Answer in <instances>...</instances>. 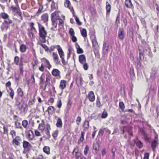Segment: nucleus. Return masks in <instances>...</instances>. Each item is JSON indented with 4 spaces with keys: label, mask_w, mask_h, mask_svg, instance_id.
I'll use <instances>...</instances> for the list:
<instances>
[{
    "label": "nucleus",
    "mask_w": 159,
    "mask_h": 159,
    "mask_svg": "<svg viewBox=\"0 0 159 159\" xmlns=\"http://www.w3.org/2000/svg\"><path fill=\"white\" fill-rule=\"evenodd\" d=\"M39 28L40 40L41 42L45 43L46 42L45 38L47 37V32L44 28L40 24H39Z\"/></svg>",
    "instance_id": "1"
},
{
    "label": "nucleus",
    "mask_w": 159,
    "mask_h": 159,
    "mask_svg": "<svg viewBox=\"0 0 159 159\" xmlns=\"http://www.w3.org/2000/svg\"><path fill=\"white\" fill-rule=\"evenodd\" d=\"M11 9L12 11V13L14 15H16L18 16V17L22 19V16L21 15V12L20 11L18 6H16V7L12 6L11 7Z\"/></svg>",
    "instance_id": "2"
},
{
    "label": "nucleus",
    "mask_w": 159,
    "mask_h": 159,
    "mask_svg": "<svg viewBox=\"0 0 159 159\" xmlns=\"http://www.w3.org/2000/svg\"><path fill=\"white\" fill-rule=\"evenodd\" d=\"M23 146L25 150L29 151L32 148L31 144L28 142L24 141L23 143Z\"/></svg>",
    "instance_id": "3"
},
{
    "label": "nucleus",
    "mask_w": 159,
    "mask_h": 159,
    "mask_svg": "<svg viewBox=\"0 0 159 159\" xmlns=\"http://www.w3.org/2000/svg\"><path fill=\"white\" fill-rule=\"evenodd\" d=\"M21 139L19 136H17L13 139L12 143L17 146H20Z\"/></svg>",
    "instance_id": "4"
},
{
    "label": "nucleus",
    "mask_w": 159,
    "mask_h": 159,
    "mask_svg": "<svg viewBox=\"0 0 159 159\" xmlns=\"http://www.w3.org/2000/svg\"><path fill=\"white\" fill-rule=\"evenodd\" d=\"M53 59L55 65H58L60 63V61H59L58 57L57 54L53 52L52 53Z\"/></svg>",
    "instance_id": "5"
},
{
    "label": "nucleus",
    "mask_w": 159,
    "mask_h": 159,
    "mask_svg": "<svg viewBox=\"0 0 159 159\" xmlns=\"http://www.w3.org/2000/svg\"><path fill=\"white\" fill-rule=\"evenodd\" d=\"M60 18L59 12L57 11H55L51 15V19L58 20Z\"/></svg>",
    "instance_id": "6"
},
{
    "label": "nucleus",
    "mask_w": 159,
    "mask_h": 159,
    "mask_svg": "<svg viewBox=\"0 0 159 159\" xmlns=\"http://www.w3.org/2000/svg\"><path fill=\"white\" fill-rule=\"evenodd\" d=\"M88 97L90 102H93L94 101L95 97L94 93L92 91H90L88 94Z\"/></svg>",
    "instance_id": "7"
},
{
    "label": "nucleus",
    "mask_w": 159,
    "mask_h": 159,
    "mask_svg": "<svg viewBox=\"0 0 159 159\" xmlns=\"http://www.w3.org/2000/svg\"><path fill=\"white\" fill-rule=\"evenodd\" d=\"M70 11L72 12L73 16L75 17V20L77 23V24L79 25H81V23L80 21L79 18L75 15V12L74 10V9L73 8L71 7L70 8Z\"/></svg>",
    "instance_id": "8"
},
{
    "label": "nucleus",
    "mask_w": 159,
    "mask_h": 159,
    "mask_svg": "<svg viewBox=\"0 0 159 159\" xmlns=\"http://www.w3.org/2000/svg\"><path fill=\"white\" fill-rule=\"evenodd\" d=\"M79 61L80 63L83 64L86 62V57L84 55H81L79 56Z\"/></svg>",
    "instance_id": "9"
},
{
    "label": "nucleus",
    "mask_w": 159,
    "mask_h": 159,
    "mask_svg": "<svg viewBox=\"0 0 159 159\" xmlns=\"http://www.w3.org/2000/svg\"><path fill=\"white\" fill-rule=\"evenodd\" d=\"M42 61L45 65L46 67L50 69L52 67L51 65L50 64L49 61L45 58H43L42 60Z\"/></svg>",
    "instance_id": "10"
},
{
    "label": "nucleus",
    "mask_w": 159,
    "mask_h": 159,
    "mask_svg": "<svg viewBox=\"0 0 159 159\" xmlns=\"http://www.w3.org/2000/svg\"><path fill=\"white\" fill-rule=\"evenodd\" d=\"M66 81L64 80H62L60 82L59 88L60 89L63 90L66 87Z\"/></svg>",
    "instance_id": "11"
},
{
    "label": "nucleus",
    "mask_w": 159,
    "mask_h": 159,
    "mask_svg": "<svg viewBox=\"0 0 159 159\" xmlns=\"http://www.w3.org/2000/svg\"><path fill=\"white\" fill-rule=\"evenodd\" d=\"M48 20V15L47 14H44L41 16V20H42L44 23H46L47 24V22Z\"/></svg>",
    "instance_id": "12"
},
{
    "label": "nucleus",
    "mask_w": 159,
    "mask_h": 159,
    "mask_svg": "<svg viewBox=\"0 0 159 159\" xmlns=\"http://www.w3.org/2000/svg\"><path fill=\"white\" fill-rule=\"evenodd\" d=\"M93 44V46L94 48L97 50L98 49V45L97 41L95 37H94V39L92 40Z\"/></svg>",
    "instance_id": "13"
},
{
    "label": "nucleus",
    "mask_w": 159,
    "mask_h": 159,
    "mask_svg": "<svg viewBox=\"0 0 159 159\" xmlns=\"http://www.w3.org/2000/svg\"><path fill=\"white\" fill-rule=\"evenodd\" d=\"M118 36L121 40H123L124 38V31L122 29H120L118 32Z\"/></svg>",
    "instance_id": "14"
},
{
    "label": "nucleus",
    "mask_w": 159,
    "mask_h": 159,
    "mask_svg": "<svg viewBox=\"0 0 159 159\" xmlns=\"http://www.w3.org/2000/svg\"><path fill=\"white\" fill-rule=\"evenodd\" d=\"M57 122L56 124L57 127L59 128H61L62 125V123L61 119L59 117H57Z\"/></svg>",
    "instance_id": "15"
},
{
    "label": "nucleus",
    "mask_w": 159,
    "mask_h": 159,
    "mask_svg": "<svg viewBox=\"0 0 159 159\" xmlns=\"http://www.w3.org/2000/svg\"><path fill=\"white\" fill-rule=\"evenodd\" d=\"M57 46L58 47L57 48V50L58 51L60 57L61 58L64 57V52L62 49L61 48L59 45H58Z\"/></svg>",
    "instance_id": "16"
},
{
    "label": "nucleus",
    "mask_w": 159,
    "mask_h": 159,
    "mask_svg": "<svg viewBox=\"0 0 159 159\" xmlns=\"http://www.w3.org/2000/svg\"><path fill=\"white\" fill-rule=\"evenodd\" d=\"M111 6L108 2L106 3V10L107 11V15H109L111 10Z\"/></svg>",
    "instance_id": "17"
},
{
    "label": "nucleus",
    "mask_w": 159,
    "mask_h": 159,
    "mask_svg": "<svg viewBox=\"0 0 159 159\" xmlns=\"http://www.w3.org/2000/svg\"><path fill=\"white\" fill-rule=\"evenodd\" d=\"M60 71L57 69H54L52 71V74L55 76H57L60 75Z\"/></svg>",
    "instance_id": "18"
},
{
    "label": "nucleus",
    "mask_w": 159,
    "mask_h": 159,
    "mask_svg": "<svg viewBox=\"0 0 159 159\" xmlns=\"http://www.w3.org/2000/svg\"><path fill=\"white\" fill-rule=\"evenodd\" d=\"M45 124L43 121L41 123L39 124V129L42 132H43L45 129Z\"/></svg>",
    "instance_id": "19"
},
{
    "label": "nucleus",
    "mask_w": 159,
    "mask_h": 159,
    "mask_svg": "<svg viewBox=\"0 0 159 159\" xmlns=\"http://www.w3.org/2000/svg\"><path fill=\"white\" fill-rule=\"evenodd\" d=\"M38 44L41 46L43 48L46 52L50 51V50L48 48V47L45 44H43L41 42H39Z\"/></svg>",
    "instance_id": "20"
},
{
    "label": "nucleus",
    "mask_w": 159,
    "mask_h": 159,
    "mask_svg": "<svg viewBox=\"0 0 159 159\" xmlns=\"http://www.w3.org/2000/svg\"><path fill=\"white\" fill-rule=\"evenodd\" d=\"M125 4L126 6L128 8H130L132 6V4L130 0H126Z\"/></svg>",
    "instance_id": "21"
},
{
    "label": "nucleus",
    "mask_w": 159,
    "mask_h": 159,
    "mask_svg": "<svg viewBox=\"0 0 159 159\" xmlns=\"http://www.w3.org/2000/svg\"><path fill=\"white\" fill-rule=\"evenodd\" d=\"M43 152L47 154L48 155L50 153V148L47 146H45L43 148Z\"/></svg>",
    "instance_id": "22"
},
{
    "label": "nucleus",
    "mask_w": 159,
    "mask_h": 159,
    "mask_svg": "<svg viewBox=\"0 0 159 159\" xmlns=\"http://www.w3.org/2000/svg\"><path fill=\"white\" fill-rule=\"evenodd\" d=\"M51 20L52 26L55 28H57L58 20H54L53 19H51Z\"/></svg>",
    "instance_id": "23"
},
{
    "label": "nucleus",
    "mask_w": 159,
    "mask_h": 159,
    "mask_svg": "<svg viewBox=\"0 0 159 159\" xmlns=\"http://www.w3.org/2000/svg\"><path fill=\"white\" fill-rule=\"evenodd\" d=\"M157 144V140H155L152 143V147L153 151H155V149L156 146Z\"/></svg>",
    "instance_id": "24"
},
{
    "label": "nucleus",
    "mask_w": 159,
    "mask_h": 159,
    "mask_svg": "<svg viewBox=\"0 0 159 159\" xmlns=\"http://www.w3.org/2000/svg\"><path fill=\"white\" fill-rule=\"evenodd\" d=\"M48 113L52 114L55 111V109L52 106H49L48 109Z\"/></svg>",
    "instance_id": "25"
},
{
    "label": "nucleus",
    "mask_w": 159,
    "mask_h": 159,
    "mask_svg": "<svg viewBox=\"0 0 159 159\" xmlns=\"http://www.w3.org/2000/svg\"><path fill=\"white\" fill-rule=\"evenodd\" d=\"M9 89L11 90L10 92H8L9 96L11 97V99H13L14 95V92L11 88H10Z\"/></svg>",
    "instance_id": "26"
},
{
    "label": "nucleus",
    "mask_w": 159,
    "mask_h": 159,
    "mask_svg": "<svg viewBox=\"0 0 159 159\" xmlns=\"http://www.w3.org/2000/svg\"><path fill=\"white\" fill-rule=\"evenodd\" d=\"M26 49V46L24 44H22L20 45V50L21 52H25Z\"/></svg>",
    "instance_id": "27"
},
{
    "label": "nucleus",
    "mask_w": 159,
    "mask_h": 159,
    "mask_svg": "<svg viewBox=\"0 0 159 159\" xmlns=\"http://www.w3.org/2000/svg\"><path fill=\"white\" fill-rule=\"evenodd\" d=\"M17 93L19 96L22 97L23 96V93L21 89L19 87L17 90Z\"/></svg>",
    "instance_id": "28"
},
{
    "label": "nucleus",
    "mask_w": 159,
    "mask_h": 159,
    "mask_svg": "<svg viewBox=\"0 0 159 159\" xmlns=\"http://www.w3.org/2000/svg\"><path fill=\"white\" fill-rule=\"evenodd\" d=\"M93 148L94 150L96 151H98L99 148V144L97 143H94L93 145Z\"/></svg>",
    "instance_id": "29"
},
{
    "label": "nucleus",
    "mask_w": 159,
    "mask_h": 159,
    "mask_svg": "<svg viewBox=\"0 0 159 159\" xmlns=\"http://www.w3.org/2000/svg\"><path fill=\"white\" fill-rule=\"evenodd\" d=\"M119 107L122 111H123L125 108V106L124 103L120 102L119 103Z\"/></svg>",
    "instance_id": "30"
},
{
    "label": "nucleus",
    "mask_w": 159,
    "mask_h": 159,
    "mask_svg": "<svg viewBox=\"0 0 159 159\" xmlns=\"http://www.w3.org/2000/svg\"><path fill=\"white\" fill-rule=\"evenodd\" d=\"M70 3L69 1L66 0V2H65L64 5L66 7L69 8L70 9V8L72 7H72L70 6Z\"/></svg>",
    "instance_id": "31"
},
{
    "label": "nucleus",
    "mask_w": 159,
    "mask_h": 159,
    "mask_svg": "<svg viewBox=\"0 0 159 159\" xmlns=\"http://www.w3.org/2000/svg\"><path fill=\"white\" fill-rule=\"evenodd\" d=\"M28 122L27 120H25L22 121V125L24 128L27 129L28 127Z\"/></svg>",
    "instance_id": "32"
},
{
    "label": "nucleus",
    "mask_w": 159,
    "mask_h": 159,
    "mask_svg": "<svg viewBox=\"0 0 159 159\" xmlns=\"http://www.w3.org/2000/svg\"><path fill=\"white\" fill-rule=\"evenodd\" d=\"M89 126V121L87 120H85L84 121V128L86 129H88Z\"/></svg>",
    "instance_id": "33"
},
{
    "label": "nucleus",
    "mask_w": 159,
    "mask_h": 159,
    "mask_svg": "<svg viewBox=\"0 0 159 159\" xmlns=\"http://www.w3.org/2000/svg\"><path fill=\"white\" fill-rule=\"evenodd\" d=\"M82 35L84 37L87 36V31L85 29H83L81 32Z\"/></svg>",
    "instance_id": "34"
},
{
    "label": "nucleus",
    "mask_w": 159,
    "mask_h": 159,
    "mask_svg": "<svg viewBox=\"0 0 159 159\" xmlns=\"http://www.w3.org/2000/svg\"><path fill=\"white\" fill-rule=\"evenodd\" d=\"M58 130L54 131L52 134V136L55 139H56V138L58 135Z\"/></svg>",
    "instance_id": "35"
},
{
    "label": "nucleus",
    "mask_w": 159,
    "mask_h": 159,
    "mask_svg": "<svg viewBox=\"0 0 159 159\" xmlns=\"http://www.w3.org/2000/svg\"><path fill=\"white\" fill-rule=\"evenodd\" d=\"M82 81V79L81 77H80L79 79H77L76 80V83L78 85H81Z\"/></svg>",
    "instance_id": "36"
},
{
    "label": "nucleus",
    "mask_w": 159,
    "mask_h": 159,
    "mask_svg": "<svg viewBox=\"0 0 159 159\" xmlns=\"http://www.w3.org/2000/svg\"><path fill=\"white\" fill-rule=\"evenodd\" d=\"M19 65V66L20 74H22L23 72V64L22 61H21V62H20Z\"/></svg>",
    "instance_id": "37"
},
{
    "label": "nucleus",
    "mask_w": 159,
    "mask_h": 159,
    "mask_svg": "<svg viewBox=\"0 0 159 159\" xmlns=\"http://www.w3.org/2000/svg\"><path fill=\"white\" fill-rule=\"evenodd\" d=\"M69 33L70 34V37L71 36H73L74 35H75V33L73 28H70L69 31Z\"/></svg>",
    "instance_id": "38"
},
{
    "label": "nucleus",
    "mask_w": 159,
    "mask_h": 159,
    "mask_svg": "<svg viewBox=\"0 0 159 159\" xmlns=\"http://www.w3.org/2000/svg\"><path fill=\"white\" fill-rule=\"evenodd\" d=\"M10 134L11 135L13 139L14 138V137L16 135V132L14 130H11L10 132Z\"/></svg>",
    "instance_id": "39"
},
{
    "label": "nucleus",
    "mask_w": 159,
    "mask_h": 159,
    "mask_svg": "<svg viewBox=\"0 0 159 159\" xmlns=\"http://www.w3.org/2000/svg\"><path fill=\"white\" fill-rule=\"evenodd\" d=\"M19 58L18 57L16 56L14 58V62L17 65H19L20 63L19 62Z\"/></svg>",
    "instance_id": "40"
},
{
    "label": "nucleus",
    "mask_w": 159,
    "mask_h": 159,
    "mask_svg": "<svg viewBox=\"0 0 159 159\" xmlns=\"http://www.w3.org/2000/svg\"><path fill=\"white\" fill-rule=\"evenodd\" d=\"M89 146L88 145H86L84 151V153L85 155H86L87 154L88 152V151H89Z\"/></svg>",
    "instance_id": "41"
},
{
    "label": "nucleus",
    "mask_w": 159,
    "mask_h": 159,
    "mask_svg": "<svg viewBox=\"0 0 159 159\" xmlns=\"http://www.w3.org/2000/svg\"><path fill=\"white\" fill-rule=\"evenodd\" d=\"M15 126L17 128H22L21 124L20 122L18 121L15 122Z\"/></svg>",
    "instance_id": "42"
},
{
    "label": "nucleus",
    "mask_w": 159,
    "mask_h": 159,
    "mask_svg": "<svg viewBox=\"0 0 159 159\" xmlns=\"http://www.w3.org/2000/svg\"><path fill=\"white\" fill-rule=\"evenodd\" d=\"M4 21L7 24H11L12 22V20H10L8 18L5 19Z\"/></svg>",
    "instance_id": "43"
},
{
    "label": "nucleus",
    "mask_w": 159,
    "mask_h": 159,
    "mask_svg": "<svg viewBox=\"0 0 159 159\" xmlns=\"http://www.w3.org/2000/svg\"><path fill=\"white\" fill-rule=\"evenodd\" d=\"M108 116V114L107 111H103V112L101 117L102 118H106Z\"/></svg>",
    "instance_id": "44"
},
{
    "label": "nucleus",
    "mask_w": 159,
    "mask_h": 159,
    "mask_svg": "<svg viewBox=\"0 0 159 159\" xmlns=\"http://www.w3.org/2000/svg\"><path fill=\"white\" fill-rule=\"evenodd\" d=\"M136 145L138 147L140 148L143 146V143L141 141L138 140L136 143Z\"/></svg>",
    "instance_id": "45"
},
{
    "label": "nucleus",
    "mask_w": 159,
    "mask_h": 159,
    "mask_svg": "<svg viewBox=\"0 0 159 159\" xmlns=\"http://www.w3.org/2000/svg\"><path fill=\"white\" fill-rule=\"evenodd\" d=\"M59 21V25L60 26H61V27H62L63 26L64 23L63 20L61 19V18H60L59 20H58Z\"/></svg>",
    "instance_id": "46"
},
{
    "label": "nucleus",
    "mask_w": 159,
    "mask_h": 159,
    "mask_svg": "<svg viewBox=\"0 0 159 159\" xmlns=\"http://www.w3.org/2000/svg\"><path fill=\"white\" fill-rule=\"evenodd\" d=\"M40 87H41V88L42 89H43V90H45L46 87V84H45L43 83L42 84H40Z\"/></svg>",
    "instance_id": "47"
},
{
    "label": "nucleus",
    "mask_w": 159,
    "mask_h": 159,
    "mask_svg": "<svg viewBox=\"0 0 159 159\" xmlns=\"http://www.w3.org/2000/svg\"><path fill=\"white\" fill-rule=\"evenodd\" d=\"M81 120V117L80 116H78L76 120V124L77 125H80Z\"/></svg>",
    "instance_id": "48"
},
{
    "label": "nucleus",
    "mask_w": 159,
    "mask_h": 159,
    "mask_svg": "<svg viewBox=\"0 0 159 159\" xmlns=\"http://www.w3.org/2000/svg\"><path fill=\"white\" fill-rule=\"evenodd\" d=\"M28 35L30 39H32L34 38L33 34L31 31H29L28 33Z\"/></svg>",
    "instance_id": "49"
},
{
    "label": "nucleus",
    "mask_w": 159,
    "mask_h": 159,
    "mask_svg": "<svg viewBox=\"0 0 159 159\" xmlns=\"http://www.w3.org/2000/svg\"><path fill=\"white\" fill-rule=\"evenodd\" d=\"M45 128L46 131H50L51 129L50 125L48 124H45Z\"/></svg>",
    "instance_id": "50"
},
{
    "label": "nucleus",
    "mask_w": 159,
    "mask_h": 159,
    "mask_svg": "<svg viewBox=\"0 0 159 159\" xmlns=\"http://www.w3.org/2000/svg\"><path fill=\"white\" fill-rule=\"evenodd\" d=\"M2 17L4 19L8 18V15L5 13H3L2 14Z\"/></svg>",
    "instance_id": "51"
},
{
    "label": "nucleus",
    "mask_w": 159,
    "mask_h": 159,
    "mask_svg": "<svg viewBox=\"0 0 159 159\" xmlns=\"http://www.w3.org/2000/svg\"><path fill=\"white\" fill-rule=\"evenodd\" d=\"M34 98L33 99H30L29 100L28 103V105L29 106H31L33 105L34 104Z\"/></svg>",
    "instance_id": "52"
},
{
    "label": "nucleus",
    "mask_w": 159,
    "mask_h": 159,
    "mask_svg": "<svg viewBox=\"0 0 159 159\" xmlns=\"http://www.w3.org/2000/svg\"><path fill=\"white\" fill-rule=\"evenodd\" d=\"M43 9V6L42 5L41 6L38 11V12L37 13V16H38L40 13L42 11Z\"/></svg>",
    "instance_id": "53"
},
{
    "label": "nucleus",
    "mask_w": 159,
    "mask_h": 159,
    "mask_svg": "<svg viewBox=\"0 0 159 159\" xmlns=\"http://www.w3.org/2000/svg\"><path fill=\"white\" fill-rule=\"evenodd\" d=\"M71 39L73 42H76L77 41V39L76 37L74 35L70 37Z\"/></svg>",
    "instance_id": "54"
},
{
    "label": "nucleus",
    "mask_w": 159,
    "mask_h": 159,
    "mask_svg": "<svg viewBox=\"0 0 159 159\" xmlns=\"http://www.w3.org/2000/svg\"><path fill=\"white\" fill-rule=\"evenodd\" d=\"M83 68L85 70H87L88 69V65L87 63L86 62L83 64Z\"/></svg>",
    "instance_id": "55"
},
{
    "label": "nucleus",
    "mask_w": 159,
    "mask_h": 159,
    "mask_svg": "<svg viewBox=\"0 0 159 159\" xmlns=\"http://www.w3.org/2000/svg\"><path fill=\"white\" fill-rule=\"evenodd\" d=\"M77 52L79 54L82 53L84 52V51L81 48H79L77 49Z\"/></svg>",
    "instance_id": "56"
},
{
    "label": "nucleus",
    "mask_w": 159,
    "mask_h": 159,
    "mask_svg": "<svg viewBox=\"0 0 159 159\" xmlns=\"http://www.w3.org/2000/svg\"><path fill=\"white\" fill-rule=\"evenodd\" d=\"M57 107L58 108H60L61 107L62 105V103L61 100H60L57 102Z\"/></svg>",
    "instance_id": "57"
},
{
    "label": "nucleus",
    "mask_w": 159,
    "mask_h": 159,
    "mask_svg": "<svg viewBox=\"0 0 159 159\" xmlns=\"http://www.w3.org/2000/svg\"><path fill=\"white\" fill-rule=\"evenodd\" d=\"M44 66L42 64L41 65V67H39V70L42 72H43L44 70Z\"/></svg>",
    "instance_id": "58"
},
{
    "label": "nucleus",
    "mask_w": 159,
    "mask_h": 159,
    "mask_svg": "<svg viewBox=\"0 0 159 159\" xmlns=\"http://www.w3.org/2000/svg\"><path fill=\"white\" fill-rule=\"evenodd\" d=\"M34 136L33 135H31L30 133H29L28 136H27V138L28 139H29L30 140H32L33 139Z\"/></svg>",
    "instance_id": "59"
},
{
    "label": "nucleus",
    "mask_w": 159,
    "mask_h": 159,
    "mask_svg": "<svg viewBox=\"0 0 159 159\" xmlns=\"http://www.w3.org/2000/svg\"><path fill=\"white\" fill-rule=\"evenodd\" d=\"M73 154L75 156L76 159H79L81 155V154L80 153H77L76 154Z\"/></svg>",
    "instance_id": "60"
},
{
    "label": "nucleus",
    "mask_w": 159,
    "mask_h": 159,
    "mask_svg": "<svg viewBox=\"0 0 159 159\" xmlns=\"http://www.w3.org/2000/svg\"><path fill=\"white\" fill-rule=\"evenodd\" d=\"M149 154L148 153H146L144 154L143 159H149Z\"/></svg>",
    "instance_id": "61"
},
{
    "label": "nucleus",
    "mask_w": 159,
    "mask_h": 159,
    "mask_svg": "<svg viewBox=\"0 0 159 159\" xmlns=\"http://www.w3.org/2000/svg\"><path fill=\"white\" fill-rule=\"evenodd\" d=\"M23 102L21 101V102L19 103L18 106L20 108H22L23 107Z\"/></svg>",
    "instance_id": "62"
},
{
    "label": "nucleus",
    "mask_w": 159,
    "mask_h": 159,
    "mask_svg": "<svg viewBox=\"0 0 159 159\" xmlns=\"http://www.w3.org/2000/svg\"><path fill=\"white\" fill-rule=\"evenodd\" d=\"M35 134L36 136H40L41 135L40 133L38 130H36L35 131Z\"/></svg>",
    "instance_id": "63"
},
{
    "label": "nucleus",
    "mask_w": 159,
    "mask_h": 159,
    "mask_svg": "<svg viewBox=\"0 0 159 159\" xmlns=\"http://www.w3.org/2000/svg\"><path fill=\"white\" fill-rule=\"evenodd\" d=\"M143 136L145 139L146 140H148L149 139V138L147 134L145 133L144 134Z\"/></svg>",
    "instance_id": "64"
}]
</instances>
